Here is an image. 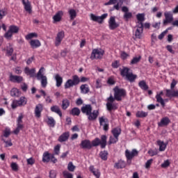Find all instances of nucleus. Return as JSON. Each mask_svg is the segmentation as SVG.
I'll return each instance as SVG.
<instances>
[{
  "label": "nucleus",
  "mask_w": 178,
  "mask_h": 178,
  "mask_svg": "<svg viewBox=\"0 0 178 178\" xmlns=\"http://www.w3.org/2000/svg\"><path fill=\"white\" fill-rule=\"evenodd\" d=\"M120 66V60H115L111 63L113 69H118Z\"/></svg>",
  "instance_id": "nucleus-51"
},
{
  "label": "nucleus",
  "mask_w": 178,
  "mask_h": 178,
  "mask_svg": "<svg viewBox=\"0 0 178 178\" xmlns=\"http://www.w3.org/2000/svg\"><path fill=\"white\" fill-rule=\"evenodd\" d=\"M140 60H141V56H139L138 57H134L131 60L130 65H136V63H138Z\"/></svg>",
  "instance_id": "nucleus-50"
},
{
  "label": "nucleus",
  "mask_w": 178,
  "mask_h": 178,
  "mask_svg": "<svg viewBox=\"0 0 178 178\" xmlns=\"http://www.w3.org/2000/svg\"><path fill=\"white\" fill-rule=\"evenodd\" d=\"M51 158H54V154H51L49 152H44L42 155V162L47 163L51 161Z\"/></svg>",
  "instance_id": "nucleus-24"
},
{
  "label": "nucleus",
  "mask_w": 178,
  "mask_h": 178,
  "mask_svg": "<svg viewBox=\"0 0 178 178\" xmlns=\"http://www.w3.org/2000/svg\"><path fill=\"white\" fill-rule=\"evenodd\" d=\"M80 84V78L77 75L72 76V79H68L65 85L64 88L65 90L74 87V86H79Z\"/></svg>",
  "instance_id": "nucleus-6"
},
{
  "label": "nucleus",
  "mask_w": 178,
  "mask_h": 178,
  "mask_svg": "<svg viewBox=\"0 0 178 178\" xmlns=\"http://www.w3.org/2000/svg\"><path fill=\"white\" fill-rule=\"evenodd\" d=\"M131 17H133V13H131V12L124 13L123 19L125 22H129V20H130Z\"/></svg>",
  "instance_id": "nucleus-46"
},
{
  "label": "nucleus",
  "mask_w": 178,
  "mask_h": 178,
  "mask_svg": "<svg viewBox=\"0 0 178 178\" xmlns=\"http://www.w3.org/2000/svg\"><path fill=\"white\" fill-rule=\"evenodd\" d=\"M99 122L100 126H103V130L108 131L109 130V120L102 116L99 118Z\"/></svg>",
  "instance_id": "nucleus-11"
},
{
  "label": "nucleus",
  "mask_w": 178,
  "mask_h": 178,
  "mask_svg": "<svg viewBox=\"0 0 178 178\" xmlns=\"http://www.w3.org/2000/svg\"><path fill=\"white\" fill-rule=\"evenodd\" d=\"M80 108L77 107L73 108L70 111V114L72 115V116H80Z\"/></svg>",
  "instance_id": "nucleus-40"
},
{
  "label": "nucleus",
  "mask_w": 178,
  "mask_h": 178,
  "mask_svg": "<svg viewBox=\"0 0 178 178\" xmlns=\"http://www.w3.org/2000/svg\"><path fill=\"white\" fill-rule=\"evenodd\" d=\"M136 118H147V116H148V112H145L143 111H138L136 112Z\"/></svg>",
  "instance_id": "nucleus-42"
},
{
  "label": "nucleus",
  "mask_w": 178,
  "mask_h": 178,
  "mask_svg": "<svg viewBox=\"0 0 178 178\" xmlns=\"http://www.w3.org/2000/svg\"><path fill=\"white\" fill-rule=\"evenodd\" d=\"M138 86L141 90H143V91H147L149 87H148V85L147 84V82L143 80L138 82Z\"/></svg>",
  "instance_id": "nucleus-38"
},
{
  "label": "nucleus",
  "mask_w": 178,
  "mask_h": 178,
  "mask_svg": "<svg viewBox=\"0 0 178 178\" xmlns=\"http://www.w3.org/2000/svg\"><path fill=\"white\" fill-rule=\"evenodd\" d=\"M63 175L65 178H73V175L67 171H64Z\"/></svg>",
  "instance_id": "nucleus-54"
},
{
  "label": "nucleus",
  "mask_w": 178,
  "mask_h": 178,
  "mask_svg": "<svg viewBox=\"0 0 178 178\" xmlns=\"http://www.w3.org/2000/svg\"><path fill=\"white\" fill-rule=\"evenodd\" d=\"M120 24L119 23H117L115 17L112 16L110 17L108 20V27L110 30H116L118 27H119Z\"/></svg>",
  "instance_id": "nucleus-14"
},
{
  "label": "nucleus",
  "mask_w": 178,
  "mask_h": 178,
  "mask_svg": "<svg viewBox=\"0 0 178 178\" xmlns=\"http://www.w3.org/2000/svg\"><path fill=\"white\" fill-rule=\"evenodd\" d=\"M138 155V151L134 149L131 152H129V149L125 151V156L127 158V161H131L134 156H137Z\"/></svg>",
  "instance_id": "nucleus-15"
},
{
  "label": "nucleus",
  "mask_w": 178,
  "mask_h": 178,
  "mask_svg": "<svg viewBox=\"0 0 178 178\" xmlns=\"http://www.w3.org/2000/svg\"><path fill=\"white\" fill-rule=\"evenodd\" d=\"M118 3V0H109L107 3H105V6H108L109 5H115Z\"/></svg>",
  "instance_id": "nucleus-60"
},
{
  "label": "nucleus",
  "mask_w": 178,
  "mask_h": 178,
  "mask_svg": "<svg viewBox=\"0 0 178 178\" xmlns=\"http://www.w3.org/2000/svg\"><path fill=\"white\" fill-rule=\"evenodd\" d=\"M170 123V120L168 117H164L161 120V122H158V126L159 127H163L168 126Z\"/></svg>",
  "instance_id": "nucleus-27"
},
{
  "label": "nucleus",
  "mask_w": 178,
  "mask_h": 178,
  "mask_svg": "<svg viewBox=\"0 0 178 178\" xmlns=\"http://www.w3.org/2000/svg\"><path fill=\"white\" fill-rule=\"evenodd\" d=\"M177 81L175 79H172L170 84V89L165 90V96L168 98H177L178 97V90H174L173 88L176 87Z\"/></svg>",
  "instance_id": "nucleus-4"
},
{
  "label": "nucleus",
  "mask_w": 178,
  "mask_h": 178,
  "mask_svg": "<svg viewBox=\"0 0 178 178\" xmlns=\"http://www.w3.org/2000/svg\"><path fill=\"white\" fill-rule=\"evenodd\" d=\"M10 167L15 172H17V170H19V166L16 163H12Z\"/></svg>",
  "instance_id": "nucleus-57"
},
{
  "label": "nucleus",
  "mask_w": 178,
  "mask_h": 178,
  "mask_svg": "<svg viewBox=\"0 0 178 178\" xmlns=\"http://www.w3.org/2000/svg\"><path fill=\"white\" fill-rule=\"evenodd\" d=\"M136 19L138 22V26H141V24H143V22H144V20H145V15H144L143 13H138L136 15Z\"/></svg>",
  "instance_id": "nucleus-37"
},
{
  "label": "nucleus",
  "mask_w": 178,
  "mask_h": 178,
  "mask_svg": "<svg viewBox=\"0 0 178 178\" xmlns=\"http://www.w3.org/2000/svg\"><path fill=\"white\" fill-rule=\"evenodd\" d=\"M6 52H7L8 56H12L13 54V48L12 47L8 48L6 50Z\"/></svg>",
  "instance_id": "nucleus-63"
},
{
  "label": "nucleus",
  "mask_w": 178,
  "mask_h": 178,
  "mask_svg": "<svg viewBox=\"0 0 178 178\" xmlns=\"http://www.w3.org/2000/svg\"><path fill=\"white\" fill-rule=\"evenodd\" d=\"M87 116L88 120H90V122H94V120H97L98 116H99V111L98 110H94Z\"/></svg>",
  "instance_id": "nucleus-18"
},
{
  "label": "nucleus",
  "mask_w": 178,
  "mask_h": 178,
  "mask_svg": "<svg viewBox=\"0 0 178 178\" xmlns=\"http://www.w3.org/2000/svg\"><path fill=\"white\" fill-rule=\"evenodd\" d=\"M27 105V98L26 97H21L19 100L14 99L11 104L12 109H16L17 108L25 106Z\"/></svg>",
  "instance_id": "nucleus-7"
},
{
  "label": "nucleus",
  "mask_w": 178,
  "mask_h": 178,
  "mask_svg": "<svg viewBox=\"0 0 178 178\" xmlns=\"http://www.w3.org/2000/svg\"><path fill=\"white\" fill-rule=\"evenodd\" d=\"M49 177L50 178H56V171L51 170L49 172Z\"/></svg>",
  "instance_id": "nucleus-61"
},
{
  "label": "nucleus",
  "mask_w": 178,
  "mask_h": 178,
  "mask_svg": "<svg viewBox=\"0 0 178 178\" xmlns=\"http://www.w3.org/2000/svg\"><path fill=\"white\" fill-rule=\"evenodd\" d=\"M111 134H113V137H117L119 138V136L122 134V129L120 128V127L113 128L111 130Z\"/></svg>",
  "instance_id": "nucleus-28"
},
{
  "label": "nucleus",
  "mask_w": 178,
  "mask_h": 178,
  "mask_svg": "<svg viewBox=\"0 0 178 178\" xmlns=\"http://www.w3.org/2000/svg\"><path fill=\"white\" fill-rule=\"evenodd\" d=\"M168 166H170V162H169V160L165 161L161 164V168H168Z\"/></svg>",
  "instance_id": "nucleus-58"
},
{
  "label": "nucleus",
  "mask_w": 178,
  "mask_h": 178,
  "mask_svg": "<svg viewBox=\"0 0 178 178\" xmlns=\"http://www.w3.org/2000/svg\"><path fill=\"white\" fill-rule=\"evenodd\" d=\"M67 169L70 172H74L76 167L73 165L72 162H70L67 165Z\"/></svg>",
  "instance_id": "nucleus-53"
},
{
  "label": "nucleus",
  "mask_w": 178,
  "mask_h": 178,
  "mask_svg": "<svg viewBox=\"0 0 178 178\" xmlns=\"http://www.w3.org/2000/svg\"><path fill=\"white\" fill-rule=\"evenodd\" d=\"M114 168L115 169H123V168H126V162H124L122 160H120L117 163H115Z\"/></svg>",
  "instance_id": "nucleus-33"
},
{
  "label": "nucleus",
  "mask_w": 178,
  "mask_h": 178,
  "mask_svg": "<svg viewBox=\"0 0 178 178\" xmlns=\"http://www.w3.org/2000/svg\"><path fill=\"white\" fill-rule=\"evenodd\" d=\"M81 94H88L90 92V87L87 84H82L80 86Z\"/></svg>",
  "instance_id": "nucleus-34"
},
{
  "label": "nucleus",
  "mask_w": 178,
  "mask_h": 178,
  "mask_svg": "<svg viewBox=\"0 0 178 178\" xmlns=\"http://www.w3.org/2000/svg\"><path fill=\"white\" fill-rule=\"evenodd\" d=\"M107 140L108 136H106V135H102L100 139L99 138H96L92 141V147H98V145H100L101 148H106Z\"/></svg>",
  "instance_id": "nucleus-3"
},
{
  "label": "nucleus",
  "mask_w": 178,
  "mask_h": 178,
  "mask_svg": "<svg viewBox=\"0 0 178 178\" xmlns=\"http://www.w3.org/2000/svg\"><path fill=\"white\" fill-rule=\"evenodd\" d=\"M147 154H149L150 156H155V155H158V150L149 149L147 152Z\"/></svg>",
  "instance_id": "nucleus-56"
},
{
  "label": "nucleus",
  "mask_w": 178,
  "mask_h": 178,
  "mask_svg": "<svg viewBox=\"0 0 178 178\" xmlns=\"http://www.w3.org/2000/svg\"><path fill=\"white\" fill-rule=\"evenodd\" d=\"M27 165H34L35 163V159L33 157L26 159Z\"/></svg>",
  "instance_id": "nucleus-55"
},
{
  "label": "nucleus",
  "mask_w": 178,
  "mask_h": 178,
  "mask_svg": "<svg viewBox=\"0 0 178 178\" xmlns=\"http://www.w3.org/2000/svg\"><path fill=\"white\" fill-rule=\"evenodd\" d=\"M38 35L36 33H31L26 35V40H31V38H37Z\"/></svg>",
  "instance_id": "nucleus-49"
},
{
  "label": "nucleus",
  "mask_w": 178,
  "mask_h": 178,
  "mask_svg": "<svg viewBox=\"0 0 178 178\" xmlns=\"http://www.w3.org/2000/svg\"><path fill=\"white\" fill-rule=\"evenodd\" d=\"M157 145H159V151L160 152H163L165 151V149H166V143H165V142L159 140L156 141Z\"/></svg>",
  "instance_id": "nucleus-36"
},
{
  "label": "nucleus",
  "mask_w": 178,
  "mask_h": 178,
  "mask_svg": "<svg viewBox=\"0 0 178 178\" xmlns=\"http://www.w3.org/2000/svg\"><path fill=\"white\" fill-rule=\"evenodd\" d=\"M162 95H163V91L161 90L156 94V102H159V104H161L163 108H165V101L163 100V98H162Z\"/></svg>",
  "instance_id": "nucleus-21"
},
{
  "label": "nucleus",
  "mask_w": 178,
  "mask_h": 178,
  "mask_svg": "<svg viewBox=\"0 0 178 178\" xmlns=\"http://www.w3.org/2000/svg\"><path fill=\"white\" fill-rule=\"evenodd\" d=\"M22 3L24 6L25 10L31 13V4L29 1L26 2V0H22Z\"/></svg>",
  "instance_id": "nucleus-39"
},
{
  "label": "nucleus",
  "mask_w": 178,
  "mask_h": 178,
  "mask_svg": "<svg viewBox=\"0 0 178 178\" xmlns=\"http://www.w3.org/2000/svg\"><path fill=\"white\" fill-rule=\"evenodd\" d=\"M24 72L26 76H30V77H34L35 76V68L30 69L29 67H26Z\"/></svg>",
  "instance_id": "nucleus-26"
},
{
  "label": "nucleus",
  "mask_w": 178,
  "mask_h": 178,
  "mask_svg": "<svg viewBox=\"0 0 178 178\" xmlns=\"http://www.w3.org/2000/svg\"><path fill=\"white\" fill-rule=\"evenodd\" d=\"M108 151L104 150L99 152V156L102 161H108Z\"/></svg>",
  "instance_id": "nucleus-45"
},
{
  "label": "nucleus",
  "mask_w": 178,
  "mask_h": 178,
  "mask_svg": "<svg viewBox=\"0 0 178 178\" xmlns=\"http://www.w3.org/2000/svg\"><path fill=\"white\" fill-rule=\"evenodd\" d=\"M56 80V87H60L63 83V78L59 75V74H56L54 77Z\"/></svg>",
  "instance_id": "nucleus-29"
},
{
  "label": "nucleus",
  "mask_w": 178,
  "mask_h": 178,
  "mask_svg": "<svg viewBox=\"0 0 178 178\" xmlns=\"http://www.w3.org/2000/svg\"><path fill=\"white\" fill-rule=\"evenodd\" d=\"M54 155H59L60 154V145H56L54 149Z\"/></svg>",
  "instance_id": "nucleus-52"
},
{
  "label": "nucleus",
  "mask_w": 178,
  "mask_h": 178,
  "mask_svg": "<svg viewBox=\"0 0 178 178\" xmlns=\"http://www.w3.org/2000/svg\"><path fill=\"white\" fill-rule=\"evenodd\" d=\"M46 122L50 127H55V124H56L55 119H54L52 117H48Z\"/></svg>",
  "instance_id": "nucleus-41"
},
{
  "label": "nucleus",
  "mask_w": 178,
  "mask_h": 178,
  "mask_svg": "<svg viewBox=\"0 0 178 178\" xmlns=\"http://www.w3.org/2000/svg\"><path fill=\"white\" fill-rule=\"evenodd\" d=\"M70 137V133L69 131L64 132L58 137V141L59 143H65L69 140Z\"/></svg>",
  "instance_id": "nucleus-22"
},
{
  "label": "nucleus",
  "mask_w": 178,
  "mask_h": 178,
  "mask_svg": "<svg viewBox=\"0 0 178 178\" xmlns=\"http://www.w3.org/2000/svg\"><path fill=\"white\" fill-rule=\"evenodd\" d=\"M104 54H105V51H104V50L95 49L92 51L90 58L92 59V60H94V59H102Z\"/></svg>",
  "instance_id": "nucleus-9"
},
{
  "label": "nucleus",
  "mask_w": 178,
  "mask_h": 178,
  "mask_svg": "<svg viewBox=\"0 0 178 178\" xmlns=\"http://www.w3.org/2000/svg\"><path fill=\"white\" fill-rule=\"evenodd\" d=\"M81 111L82 113L88 116L92 112V106L90 104H86L85 106L81 107Z\"/></svg>",
  "instance_id": "nucleus-19"
},
{
  "label": "nucleus",
  "mask_w": 178,
  "mask_h": 178,
  "mask_svg": "<svg viewBox=\"0 0 178 178\" xmlns=\"http://www.w3.org/2000/svg\"><path fill=\"white\" fill-rule=\"evenodd\" d=\"M141 26L138 25V28L135 31V37L138 40H141L143 37V33L144 31V24H140Z\"/></svg>",
  "instance_id": "nucleus-17"
},
{
  "label": "nucleus",
  "mask_w": 178,
  "mask_h": 178,
  "mask_svg": "<svg viewBox=\"0 0 178 178\" xmlns=\"http://www.w3.org/2000/svg\"><path fill=\"white\" fill-rule=\"evenodd\" d=\"M120 72L122 77H125L130 83H133L137 79V75L133 74V72L127 67H122V69L120 68Z\"/></svg>",
  "instance_id": "nucleus-2"
},
{
  "label": "nucleus",
  "mask_w": 178,
  "mask_h": 178,
  "mask_svg": "<svg viewBox=\"0 0 178 178\" xmlns=\"http://www.w3.org/2000/svg\"><path fill=\"white\" fill-rule=\"evenodd\" d=\"M10 81H12V83H22V81H23V76L10 74Z\"/></svg>",
  "instance_id": "nucleus-23"
},
{
  "label": "nucleus",
  "mask_w": 178,
  "mask_h": 178,
  "mask_svg": "<svg viewBox=\"0 0 178 178\" xmlns=\"http://www.w3.org/2000/svg\"><path fill=\"white\" fill-rule=\"evenodd\" d=\"M68 13L70 15V20H74V19H76V17H77V13L74 9H70L68 11Z\"/></svg>",
  "instance_id": "nucleus-43"
},
{
  "label": "nucleus",
  "mask_w": 178,
  "mask_h": 178,
  "mask_svg": "<svg viewBox=\"0 0 178 178\" xmlns=\"http://www.w3.org/2000/svg\"><path fill=\"white\" fill-rule=\"evenodd\" d=\"M19 26L16 25H10L8 27V31L4 33V38H6V40H10V38L13 37V34H17V33H19Z\"/></svg>",
  "instance_id": "nucleus-5"
},
{
  "label": "nucleus",
  "mask_w": 178,
  "mask_h": 178,
  "mask_svg": "<svg viewBox=\"0 0 178 178\" xmlns=\"http://www.w3.org/2000/svg\"><path fill=\"white\" fill-rule=\"evenodd\" d=\"M121 58L122 59V60H124L126 59H127V56H129V54H127V53H126L125 51H122L121 53Z\"/></svg>",
  "instance_id": "nucleus-62"
},
{
  "label": "nucleus",
  "mask_w": 178,
  "mask_h": 178,
  "mask_svg": "<svg viewBox=\"0 0 178 178\" xmlns=\"http://www.w3.org/2000/svg\"><path fill=\"white\" fill-rule=\"evenodd\" d=\"M51 111L54 112V113H57L60 118H62V111H60V108L59 106L55 105L51 107Z\"/></svg>",
  "instance_id": "nucleus-31"
},
{
  "label": "nucleus",
  "mask_w": 178,
  "mask_h": 178,
  "mask_svg": "<svg viewBox=\"0 0 178 178\" xmlns=\"http://www.w3.org/2000/svg\"><path fill=\"white\" fill-rule=\"evenodd\" d=\"M10 95L11 97H20V92L19 91V89L16 88H13L10 90Z\"/></svg>",
  "instance_id": "nucleus-44"
},
{
  "label": "nucleus",
  "mask_w": 178,
  "mask_h": 178,
  "mask_svg": "<svg viewBox=\"0 0 178 178\" xmlns=\"http://www.w3.org/2000/svg\"><path fill=\"white\" fill-rule=\"evenodd\" d=\"M79 146L81 148H82V149H91L92 148L91 141L88 139L81 140Z\"/></svg>",
  "instance_id": "nucleus-16"
},
{
  "label": "nucleus",
  "mask_w": 178,
  "mask_h": 178,
  "mask_svg": "<svg viewBox=\"0 0 178 178\" xmlns=\"http://www.w3.org/2000/svg\"><path fill=\"white\" fill-rule=\"evenodd\" d=\"M10 128L6 127L3 131V136L6 138H8L9 136H10Z\"/></svg>",
  "instance_id": "nucleus-48"
},
{
  "label": "nucleus",
  "mask_w": 178,
  "mask_h": 178,
  "mask_svg": "<svg viewBox=\"0 0 178 178\" xmlns=\"http://www.w3.org/2000/svg\"><path fill=\"white\" fill-rule=\"evenodd\" d=\"M44 109V106L41 104H38L36 105L35 108V118H41V113Z\"/></svg>",
  "instance_id": "nucleus-20"
},
{
  "label": "nucleus",
  "mask_w": 178,
  "mask_h": 178,
  "mask_svg": "<svg viewBox=\"0 0 178 178\" xmlns=\"http://www.w3.org/2000/svg\"><path fill=\"white\" fill-rule=\"evenodd\" d=\"M114 97L111 95L107 98V102L106 104V109L108 112H112V111H116L119 108V104L115 102H120L124 98H126L127 95V92L124 88H120L119 86H115L113 89Z\"/></svg>",
  "instance_id": "nucleus-1"
},
{
  "label": "nucleus",
  "mask_w": 178,
  "mask_h": 178,
  "mask_svg": "<svg viewBox=\"0 0 178 178\" xmlns=\"http://www.w3.org/2000/svg\"><path fill=\"white\" fill-rule=\"evenodd\" d=\"M108 17V13H104L99 16H96L94 14L90 15V19L93 22H97V23H99V24H102V22H104V19H106Z\"/></svg>",
  "instance_id": "nucleus-10"
},
{
  "label": "nucleus",
  "mask_w": 178,
  "mask_h": 178,
  "mask_svg": "<svg viewBox=\"0 0 178 178\" xmlns=\"http://www.w3.org/2000/svg\"><path fill=\"white\" fill-rule=\"evenodd\" d=\"M30 45L31 48H38L41 47V42L38 40H31L30 41Z\"/></svg>",
  "instance_id": "nucleus-35"
},
{
  "label": "nucleus",
  "mask_w": 178,
  "mask_h": 178,
  "mask_svg": "<svg viewBox=\"0 0 178 178\" xmlns=\"http://www.w3.org/2000/svg\"><path fill=\"white\" fill-rule=\"evenodd\" d=\"M14 72L15 74H22V69H20V67H17L14 69Z\"/></svg>",
  "instance_id": "nucleus-64"
},
{
  "label": "nucleus",
  "mask_w": 178,
  "mask_h": 178,
  "mask_svg": "<svg viewBox=\"0 0 178 178\" xmlns=\"http://www.w3.org/2000/svg\"><path fill=\"white\" fill-rule=\"evenodd\" d=\"M44 72H45V68L44 67H41L38 72L37 73V77L38 80L41 79V86L43 88H45V87H47V86L48 85V79L47 78V76H44V74H42Z\"/></svg>",
  "instance_id": "nucleus-8"
},
{
  "label": "nucleus",
  "mask_w": 178,
  "mask_h": 178,
  "mask_svg": "<svg viewBox=\"0 0 178 178\" xmlns=\"http://www.w3.org/2000/svg\"><path fill=\"white\" fill-rule=\"evenodd\" d=\"M65 38V31H61L58 32L56 35L55 41H54V45L55 47H59L60 44H62V41Z\"/></svg>",
  "instance_id": "nucleus-12"
},
{
  "label": "nucleus",
  "mask_w": 178,
  "mask_h": 178,
  "mask_svg": "<svg viewBox=\"0 0 178 178\" xmlns=\"http://www.w3.org/2000/svg\"><path fill=\"white\" fill-rule=\"evenodd\" d=\"M70 106V100L67 99H63L61 103V108L63 111H66L67 108Z\"/></svg>",
  "instance_id": "nucleus-32"
},
{
  "label": "nucleus",
  "mask_w": 178,
  "mask_h": 178,
  "mask_svg": "<svg viewBox=\"0 0 178 178\" xmlns=\"http://www.w3.org/2000/svg\"><path fill=\"white\" fill-rule=\"evenodd\" d=\"M63 16V11L59 10L58 11L55 15L53 17V20L54 23H58L62 20V17Z\"/></svg>",
  "instance_id": "nucleus-25"
},
{
  "label": "nucleus",
  "mask_w": 178,
  "mask_h": 178,
  "mask_svg": "<svg viewBox=\"0 0 178 178\" xmlns=\"http://www.w3.org/2000/svg\"><path fill=\"white\" fill-rule=\"evenodd\" d=\"M164 16L165 19L163 21V26H166V24H169V23H172V22H173V14L172 13V12H165Z\"/></svg>",
  "instance_id": "nucleus-13"
},
{
  "label": "nucleus",
  "mask_w": 178,
  "mask_h": 178,
  "mask_svg": "<svg viewBox=\"0 0 178 178\" xmlns=\"http://www.w3.org/2000/svg\"><path fill=\"white\" fill-rule=\"evenodd\" d=\"M89 170L90 172H91L95 176L96 178L101 177V172H99V170L98 169L95 170L94 165H90Z\"/></svg>",
  "instance_id": "nucleus-30"
},
{
  "label": "nucleus",
  "mask_w": 178,
  "mask_h": 178,
  "mask_svg": "<svg viewBox=\"0 0 178 178\" xmlns=\"http://www.w3.org/2000/svg\"><path fill=\"white\" fill-rule=\"evenodd\" d=\"M153 159H149L146 163H145V168L146 169H149V168H151V165H152V162H153Z\"/></svg>",
  "instance_id": "nucleus-59"
},
{
  "label": "nucleus",
  "mask_w": 178,
  "mask_h": 178,
  "mask_svg": "<svg viewBox=\"0 0 178 178\" xmlns=\"http://www.w3.org/2000/svg\"><path fill=\"white\" fill-rule=\"evenodd\" d=\"M118 141H119V138L111 136L109 137L108 144L109 145L112 144H116Z\"/></svg>",
  "instance_id": "nucleus-47"
}]
</instances>
